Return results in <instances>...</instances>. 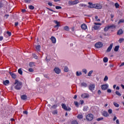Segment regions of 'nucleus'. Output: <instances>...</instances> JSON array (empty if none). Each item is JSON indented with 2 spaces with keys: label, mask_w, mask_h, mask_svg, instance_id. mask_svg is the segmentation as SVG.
<instances>
[{
  "label": "nucleus",
  "mask_w": 124,
  "mask_h": 124,
  "mask_svg": "<svg viewBox=\"0 0 124 124\" xmlns=\"http://www.w3.org/2000/svg\"><path fill=\"white\" fill-rule=\"evenodd\" d=\"M29 9H31V10H33V9H34V6H33L32 5H30L29 6Z\"/></svg>",
  "instance_id": "obj_34"
},
{
  "label": "nucleus",
  "mask_w": 124,
  "mask_h": 124,
  "mask_svg": "<svg viewBox=\"0 0 124 124\" xmlns=\"http://www.w3.org/2000/svg\"><path fill=\"white\" fill-rule=\"evenodd\" d=\"M116 124H120V121H119V120H116Z\"/></svg>",
  "instance_id": "obj_62"
},
{
  "label": "nucleus",
  "mask_w": 124,
  "mask_h": 124,
  "mask_svg": "<svg viewBox=\"0 0 124 124\" xmlns=\"http://www.w3.org/2000/svg\"><path fill=\"white\" fill-rule=\"evenodd\" d=\"M80 102L81 105L84 104V100H80Z\"/></svg>",
  "instance_id": "obj_63"
},
{
  "label": "nucleus",
  "mask_w": 124,
  "mask_h": 124,
  "mask_svg": "<svg viewBox=\"0 0 124 124\" xmlns=\"http://www.w3.org/2000/svg\"><path fill=\"white\" fill-rule=\"evenodd\" d=\"M103 116L104 117H108L109 114H108V112L107 111H104L102 113Z\"/></svg>",
  "instance_id": "obj_17"
},
{
  "label": "nucleus",
  "mask_w": 124,
  "mask_h": 124,
  "mask_svg": "<svg viewBox=\"0 0 124 124\" xmlns=\"http://www.w3.org/2000/svg\"><path fill=\"white\" fill-rule=\"evenodd\" d=\"M81 28L82 30H87L88 27L86 24H83L81 25Z\"/></svg>",
  "instance_id": "obj_14"
},
{
  "label": "nucleus",
  "mask_w": 124,
  "mask_h": 124,
  "mask_svg": "<svg viewBox=\"0 0 124 124\" xmlns=\"http://www.w3.org/2000/svg\"><path fill=\"white\" fill-rule=\"evenodd\" d=\"M23 114H25L26 115H28V111H24Z\"/></svg>",
  "instance_id": "obj_61"
},
{
  "label": "nucleus",
  "mask_w": 124,
  "mask_h": 124,
  "mask_svg": "<svg viewBox=\"0 0 124 124\" xmlns=\"http://www.w3.org/2000/svg\"><path fill=\"white\" fill-rule=\"evenodd\" d=\"M46 9H48V10H49L50 11H52V12H56L55 11H54L50 8H46Z\"/></svg>",
  "instance_id": "obj_55"
},
{
  "label": "nucleus",
  "mask_w": 124,
  "mask_h": 124,
  "mask_svg": "<svg viewBox=\"0 0 124 124\" xmlns=\"http://www.w3.org/2000/svg\"><path fill=\"white\" fill-rule=\"evenodd\" d=\"M109 29H111V28L112 29L116 28V26H115L114 25H112L109 26Z\"/></svg>",
  "instance_id": "obj_43"
},
{
  "label": "nucleus",
  "mask_w": 124,
  "mask_h": 124,
  "mask_svg": "<svg viewBox=\"0 0 124 124\" xmlns=\"http://www.w3.org/2000/svg\"><path fill=\"white\" fill-rule=\"evenodd\" d=\"M115 6L116 8H119V6H120V5L118 3H116L115 4Z\"/></svg>",
  "instance_id": "obj_48"
},
{
  "label": "nucleus",
  "mask_w": 124,
  "mask_h": 124,
  "mask_svg": "<svg viewBox=\"0 0 124 124\" xmlns=\"http://www.w3.org/2000/svg\"><path fill=\"white\" fill-rule=\"evenodd\" d=\"M121 23H124V19H121L119 20V21L118 23V25H119V24H121Z\"/></svg>",
  "instance_id": "obj_36"
},
{
  "label": "nucleus",
  "mask_w": 124,
  "mask_h": 124,
  "mask_svg": "<svg viewBox=\"0 0 124 124\" xmlns=\"http://www.w3.org/2000/svg\"><path fill=\"white\" fill-rule=\"evenodd\" d=\"M81 97L82 98H89V97H90V95L89 94L84 93L81 94Z\"/></svg>",
  "instance_id": "obj_10"
},
{
  "label": "nucleus",
  "mask_w": 124,
  "mask_h": 124,
  "mask_svg": "<svg viewBox=\"0 0 124 124\" xmlns=\"http://www.w3.org/2000/svg\"><path fill=\"white\" fill-rule=\"evenodd\" d=\"M95 47L97 48V49H99V48H101V47L103 46V43L99 42L98 43H96L95 45Z\"/></svg>",
  "instance_id": "obj_3"
},
{
  "label": "nucleus",
  "mask_w": 124,
  "mask_h": 124,
  "mask_svg": "<svg viewBox=\"0 0 124 124\" xmlns=\"http://www.w3.org/2000/svg\"><path fill=\"white\" fill-rule=\"evenodd\" d=\"M81 87H83L84 88H87L88 87V84H87L86 82H82L80 84Z\"/></svg>",
  "instance_id": "obj_15"
},
{
  "label": "nucleus",
  "mask_w": 124,
  "mask_h": 124,
  "mask_svg": "<svg viewBox=\"0 0 124 124\" xmlns=\"http://www.w3.org/2000/svg\"><path fill=\"white\" fill-rule=\"evenodd\" d=\"M88 4H89V5L88 6V8H95V4H93L91 2H89Z\"/></svg>",
  "instance_id": "obj_7"
},
{
  "label": "nucleus",
  "mask_w": 124,
  "mask_h": 124,
  "mask_svg": "<svg viewBox=\"0 0 124 124\" xmlns=\"http://www.w3.org/2000/svg\"><path fill=\"white\" fill-rule=\"evenodd\" d=\"M46 61L48 62L50 61V59H47V57H46Z\"/></svg>",
  "instance_id": "obj_64"
},
{
  "label": "nucleus",
  "mask_w": 124,
  "mask_h": 124,
  "mask_svg": "<svg viewBox=\"0 0 124 124\" xmlns=\"http://www.w3.org/2000/svg\"><path fill=\"white\" fill-rule=\"evenodd\" d=\"M109 29H110V27L109 26H108L104 28V31H108V30H109Z\"/></svg>",
  "instance_id": "obj_27"
},
{
  "label": "nucleus",
  "mask_w": 124,
  "mask_h": 124,
  "mask_svg": "<svg viewBox=\"0 0 124 124\" xmlns=\"http://www.w3.org/2000/svg\"><path fill=\"white\" fill-rule=\"evenodd\" d=\"M123 40H124V39H123V38L120 39L119 40V43H122V42H123Z\"/></svg>",
  "instance_id": "obj_53"
},
{
  "label": "nucleus",
  "mask_w": 124,
  "mask_h": 124,
  "mask_svg": "<svg viewBox=\"0 0 124 124\" xmlns=\"http://www.w3.org/2000/svg\"><path fill=\"white\" fill-rule=\"evenodd\" d=\"M24 0L26 3H30V2H31V0Z\"/></svg>",
  "instance_id": "obj_54"
},
{
  "label": "nucleus",
  "mask_w": 124,
  "mask_h": 124,
  "mask_svg": "<svg viewBox=\"0 0 124 124\" xmlns=\"http://www.w3.org/2000/svg\"><path fill=\"white\" fill-rule=\"evenodd\" d=\"M110 17H111V21H112L113 22L114 21V20H113V18H114V14H111Z\"/></svg>",
  "instance_id": "obj_38"
},
{
  "label": "nucleus",
  "mask_w": 124,
  "mask_h": 124,
  "mask_svg": "<svg viewBox=\"0 0 124 124\" xmlns=\"http://www.w3.org/2000/svg\"><path fill=\"white\" fill-rule=\"evenodd\" d=\"M18 25H19V23L15 22V27H17V26H18Z\"/></svg>",
  "instance_id": "obj_60"
},
{
  "label": "nucleus",
  "mask_w": 124,
  "mask_h": 124,
  "mask_svg": "<svg viewBox=\"0 0 124 124\" xmlns=\"http://www.w3.org/2000/svg\"><path fill=\"white\" fill-rule=\"evenodd\" d=\"M18 72L20 75H23V71L22 70V68H19L18 70Z\"/></svg>",
  "instance_id": "obj_23"
},
{
  "label": "nucleus",
  "mask_w": 124,
  "mask_h": 124,
  "mask_svg": "<svg viewBox=\"0 0 124 124\" xmlns=\"http://www.w3.org/2000/svg\"><path fill=\"white\" fill-rule=\"evenodd\" d=\"M52 114H53V115H57V114H58V110H53V111H52Z\"/></svg>",
  "instance_id": "obj_40"
},
{
  "label": "nucleus",
  "mask_w": 124,
  "mask_h": 124,
  "mask_svg": "<svg viewBox=\"0 0 124 124\" xmlns=\"http://www.w3.org/2000/svg\"><path fill=\"white\" fill-rule=\"evenodd\" d=\"M7 34L9 35V36H11V32L7 31Z\"/></svg>",
  "instance_id": "obj_57"
},
{
  "label": "nucleus",
  "mask_w": 124,
  "mask_h": 124,
  "mask_svg": "<svg viewBox=\"0 0 124 124\" xmlns=\"http://www.w3.org/2000/svg\"><path fill=\"white\" fill-rule=\"evenodd\" d=\"M74 104L76 106V107H79V103L77 101H75Z\"/></svg>",
  "instance_id": "obj_35"
},
{
  "label": "nucleus",
  "mask_w": 124,
  "mask_h": 124,
  "mask_svg": "<svg viewBox=\"0 0 124 124\" xmlns=\"http://www.w3.org/2000/svg\"><path fill=\"white\" fill-rule=\"evenodd\" d=\"M41 48V46L39 45L35 46V49L37 52H40Z\"/></svg>",
  "instance_id": "obj_13"
},
{
  "label": "nucleus",
  "mask_w": 124,
  "mask_h": 124,
  "mask_svg": "<svg viewBox=\"0 0 124 124\" xmlns=\"http://www.w3.org/2000/svg\"><path fill=\"white\" fill-rule=\"evenodd\" d=\"M93 70H91L88 73V76L91 77L92 76V74H93Z\"/></svg>",
  "instance_id": "obj_32"
},
{
  "label": "nucleus",
  "mask_w": 124,
  "mask_h": 124,
  "mask_svg": "<svg viewBox=\"0 0 124 124\" xmlns=\"http://www.w3.org/2000/svg\"><path fill=\"white\" fill-rule=\"evenodd\" d=\"M21 98L23 100H25V99H27V96L26 95H23L21 96Z\"/></svg>",
  "instance_id": "obj_25"
},
{
  "label": "nucleus",
  "mask_w": 124,
  "mask_h": 124,
  "mask_svg": "<svg viewBox=\"0 0 124 124\" xmlns=\"http://www.w3.org/2000/svg\"><path fill=\"white\" fill-rule=\"evenodd\" d=\"M112 48H113V44H111L110 45V46L107 48V49L106 50V52L107 53H109V52H110L111 50H112Z\"/></svg>",
  "instance_id": "obj_6"
},
{
  "label": "nucleus",
  "mask_w": 124,
  "mask_h": 124,
  "mask_svg": "<svg viewBox=\"0 0 124 124\" xmlns=\"http://www.w3.org/2000/svg\"><path fill=\"white\" fill-rule=\"evenodd\" d=\"M14 88L17 91L20 90L22 89V82L19 80H15V82L13 84L11 87V90L13 91Z\"/></svg>",
  "instance_id": "obj_1"
},
{
  "label": "nucleus",
  "mask_w": 124,
  "mask_h": 124,
  "mask_svg": "<svg viewBox=\"0 0 124 124\" xmlns=\"http://www.w3.org/2000/svg\"><path fill=\"white\" fill-rule=\"evenodd\" d=\"M56 9H62V7L60 6H57L55 7Z\"/></svg>",
  "instance_id": "obj_51"
},
{
  "label": "nucleus",
  "mask_w": 124,
  "mask_h": 124,
  "mask_svg": "<svg viewBox=\"0 0 124 124\" xmlns=\"http://www.w3.org/2000/svg\"><path fill=\"white\" fill-rule=\"evenodd\" d=\"M94 88H95V85L93 84H91L89 85V90L90 91H93V90H94Z\"/></svg>",
  "instance_id": "obj_11"
},
{
  "label": "nucleus",
  "mask_w": 124,
  "mask_h": 124,
  "mask_svg": "<svg viewBox=\"0 0 124 124\" xmlns=\"http://www.w3.org/2000/svg\"><path fill=\"white\" fill-rule=\"evenodd\" d=\"M123 32L124 31H123V30L120 29L117 32V34H118V35H121V34H123Z\"/></svg>",
  "instance_id": "obj_19"
},
{
  "label": "nucleus",
  "mask_w": 124,
  "mask_h": 124,
  "mask_svg": "<svg viewBox=\"0 0 124 124\" xmlns=\"http://www.w3.org/2000/svg\"><path fill=\"white\" fill-rule=\"evenodd\" d=\"M104 62H108V58L107 57H105L103 59Z\"/></svg>",
  "instance_id": "obj_31"
},
{
  "label": "nucleus",
  "mask_w": 124,
  "mask_h": 124,
  "mask_svg": "<svg viewBox=\"0 0 124 124\" xmlns=\"http://www.w3.org/2000/svg\"><path fill=\"white\" fill-rule=\"evenodd\" d=\"M76 75H77V76H81V75H82V72H78V71H77V72H76Z\"/></svg>",
  "instance_id": "obj_29"
},
{
  "label": "nucleus",
  "mask_w": 124,
  "mask_h": 124,
  "mask_svg": "<svg viewBox=\"0 0 124 124\" xmlns=\"http://www.w3.org/2000/svg\"><path fill=\"white\" fill-rule=\"evenodd\" d=\"M107 93H112V90H111V89H108L107 90Z\"/></svg>",
  "instance_id": "obj_56"
},
{
  "label": "nucleus",
  "mask_w": 124,
  "mask_h": 124,
  "mask_svg": "<svg viewBox=\"0 0 124 124\" xmlns=\"http://www.w3.org/2000/svg\"><path fill=\"white\" fill-rule=\"evenodd\" d=\"M82 72H83V73H84L85 74H87L88 71H87V69H83L82 70Z\"/></svg>",
  "instance_id": "obj_45"
},
{
  "label": "nucleus",
  "mask_w": 124,
  "mask_h": 124,
  "mask_svg": "<svg viewBox=\"0 0 124 124\" xmlns=\"http://www.w3.org/2000/svg\"><path fill=\"white\" fill-rule=\"evenodd\" d=\"M87 121H93V115L92 114H89L86 116Z\"/></svg>",
  "instance_id": "obj_4"
},
{
  "label": "nucleus",
  "mask_w": 124,
  "mask_h": 124,
  "mask_svg": "<svg viewBox=\"0 0 124 124\" xmlns=\"http://www.w3.org/2000/svg\"><path fill=\"white\" fill-rule=\"evenodd\" d=\"M79 6H80V7H85L87 6V5L84 4H80Z\"/></svg>",
  "instance_id": "obj_46"
},
{
  "label": "nucleus",
  "mask_w": 124,
  "mask_h": 124,
  "mask_svg": "<svg viewBox=\"0 0 124 124\" xmlns=\"http://www.w3.org/2000/svg\"><path fill=\"white\" fill-rule=\"evenodd\" d=\"M99 28H100V26H97V25H94L93 27V29H94V30H98V29H99Z\"/></svg>",
  "instance_id": "obj_24"
},
{
  "label": "nucleus",
  "mask_w": 124,
  "mask_h": 124,
  "mask_svg": "<svg viewBox=\"0 0 124 124\" xmlns=\"http://www.w3.org/2000/svg\"><path fill=\"white\" fill-rule=\"evenodd\" d=\"M78 119H83V115L82 114H78Z\"/></svg>",
  "instance_id": "obj_42"
},
{
  "label": "nucleus",
  "mask_w": 124,
  "mask_h": 124,
  "mask_svg": "<svg viewBox=\"0 0 124 124\" xmlns=\"http://www.w3.org/2000/svg\"><path fill=\"white\" fill-rule=\"evenodd\" d=\"M119 48H120V46H115V47L114 48V51L115 52H118V51H119Z\"/></svg>",
  "instance_id": "obj_22"
},
{
  "label": "nucleus",
  "mask_w": 124,
  "mask_h": 124,
  "mask_svg": "<svg viewBox=\"0 0 124 124\" xmlns=\"http://www.w3.org/2000/svg\"><path fill=\"white\" fill-rule=\"evenodd\" d=\"M64 30L68 31H69V27H68V26H65L64 27Z\"/></svg>",
  "instance_id": "obj_30"
},
{
  "label": "nucleus",
  "mask_w": 124,
  "mask_h": 124,
  "mask_svg": "<svg viewBox=\"0 0 124 124\" xmlns=\"http://www.w3.org/2000/svg\"><path fill=\"white\" fill-rule=\"evenodd\" d=\"M107 89H108V85L105 84L102 85V89L104 91H105V90H107Z\"/></svg>",
  "instance_id": "obj_16"
},
{
  "label": "nucleus",
  "mask_w": 124,
  "mask_h": 124,
  "mask_svg": "<svg viewBox=\"0 0 124 124\" xmlns=\"http://www.w3.org/2000/svg\"><path fill=\"white\" fill-rule=\"evenodd\" d=\"M95 19L97 22H100V19H98V16H95Z\"/></svg>",
  "instance_id": "obj_41"
},
{
  "label": "nucleus",
  "mask_w": 124,
  "mask_h": 124,
  "mask_svg": "<svg viewBox=\"0 0 124 124\" xmlns=\"http://www.w3.org/2000/svg\"><path fill=\"white\" fill-rule=\"evenodd\" d=\"M29 66L30 67H33V66H35V65L34 64V62H31L30 63H29Z\"/></svg>",
  "instance_id": "obj_21"
},
{
  "label": "nucleus",
  "mask_w": 124,
  "mask_h": 124,
  "mask_svg": "<svg viewBox=\"0 0 124 124\" xmlns=\"http://www.w3.org/2000/svg\"><path fill=\"white\" fill-rule=\"evenodd\" d=\"M102 120H103V117H100L98 118L97 119V121H98V122H99V121H102Z\"/></svg>",
  "instance_id": "obj_49"
},
{
  "label": "nucleus",
  "mask_w": 124,
  "mask_h": 124,
  "mask_svg": "<svg viewBox=\"0 0 124 124\" xmlns=\"http://www.w3.org/2000/svg\"><path fill=\"white\" fill-rule=\"evenodd\" d=\"M9 74L10 75H11L12 78H13V79H16V78L17 77V75H16L15 73L10 72Z\"/></svg>",
  "instance_id": "obj_9"
},
{
  "label": "nucleus",
  "mask_w": 124,
  "mask_h": 124,
  "mask_svg": "<svg viewBox=\"0 0 124 124\" xmlns=\"http://www.w3.org/2000/svg\"><path fill=\"white\" fill-rule=\"evenodd\" d=\"M52 43H56V38L53 36H52L50 38Z\"/></svg>",
  "instance_id": "obj_20"
},
{
  "label": "nucleus",
  "mask_w": 124,
  "mask_h": 124,
  "mask_svg": "<svg viewBox=\"0 0 124 124\" xmlns=\"http://www.w3.org/2000/svg\"><path fill=\"white\" fill-rule=\"evenodd\" d=\"M62 108L63 109H64V110H65V111H71V108H70L69 107H66V106L65 105H64V104H62Z\"/></svg>",
  "instance_id": "obj_5"
},
{
  "label": "nucleus",
  "mask_w": 124,
  "mask_h": 124,
  "mask_svg": "<svg viewBox=\"0 0 124 124\" xmlns=\"http://www.w3.org/2000/svg\"><path fill=\"white\" fill-rule=\"evenodd\" d=\"M108 77L107 76H106L104 78V81L106 82V81H108Z\"/></svg>",
  "instance_id": "obj_39"
},
{
  "label": "nucleus",
  "mask_w": 124,
  "mask_h": 124,
  "mask_svg": "<svg viewBox=\"0 0 124 124\" xmlns=\"http://www.w3.org/2000/svg\"><path fill=\"white\" fill-rule=\"evenodd\" d=\"M78 3H79V0H75L74 1L70 0L68 1V4H69V5H74Z\"/></svg>",
  "instance_id": "obj_2"
},
{
  "label": "nucleus",
  "mask_w": 124,
  "mask_h": 124,
  "mask_svg": "<svg viewBox=\"0 0 124 124\" xmlns=\"http://www.w3.org/2000/svg\"><path fill=\"white\" fill-rule=\"evenodd\" d=\"M94 24L96 25H99V26H101L102 25V24L100 23H94Z\"/></svg>",
  "instance_id": "obj_58"
},
{
  "label": "nucleus",
  "mask_w": 124,
  "mask_h": 124,
  "mask_svg": "<svg viewBox=\"0 0 124 124\" xmlns=\"http://www.w3.org/2000/svg\"><path fill=\"white\" fill-rule=\"evenodd\" d=\"M54 71H55L56 74H60V73H61V69H60L59 68H54Z\"/></svg>",
  "instance_id": "obj_12"
},
{
  "label": "nucleus",
  "mask_w": 124,
  "mask_h": 124,
  "mask_svg": "<svg viewBox=\"0 0 124 124\" xmlns=\"http://www.w3.org/2000/svg\"><path fill=\"white\" fill-rule=\"evenodd\" d=\"M68 67H67V66H65L64 69V72H68Z\"/></svg>",
  "instance_id": "obj_33"
},
{
  "label": "nucleus",
  "mask_w": 124,
  "mask_h": 124,
  "mask_svg": "<svg viewBox=\"0 0 124 124\" xmlns=\"http://www.w3.org/2000/svg\"><path fill=\"white\" fill-rule=\"evenodd\" d=\"M108 113H109V114H112V113H113V110H112L111 109H109L108 110Z\"/></svg>",
  "instance_id": "obj_47"
},
{
  "label": "nucleus",
  "mask_w": 124,
  "mask_h": 124,
  "mask_svg": "<svg viewBox=\"0 0 124 124\" xmlns=\"http://www.w3.org/2000/svg\"><path fill=\"white\" fill-rule=\"evenodd\" d=\"M95 8L96 9H101L102 8V5L100 4H95Z\"/></svg>",
  "instance_id": "obj_8"
},
{
  "label": "nucleus",
  "mask_w": 124,
  "mask_h": 124,
  "mask_svg": "<svg viewBox=\"0 0 124 124\" xmlns=\"http://www.w3.org/2000/svg\"><path fill=\"white\" fill-rule=\"evenodd\" d=\"M48 4L49 5V6H53V4L51 2H48Z\"/></svg>",
  "instance_id": "obj_59"
},
{
  "label": "nucleus",
  "mask_w": 124,
  "mask_h": 124,
  "mask_svg": "<svg viewBox=\"0 0 124 124\" xmlns=\"http://www.w3.org/2000/svg\"><path fill=\"white\" fill-rule=\"evenodd\" d=\"M28 71L29 72H33V69L32 68H29Z\"/></svg>",
  "instance_id": "obj_52"
},
{
  "label": "nucleus",
  "mask_w": 124,
  "mask_h": 124,
  "mask_svg": "<svg viewBox=\"0 0 124 124\" xmlns=\"http://www.w3.org/2000/svg\"><path fill=\"white\" fill-rule=\"evenodd\" d=\"M113 105H114V106L115 107H117V108L120 107V105H119V104L116 103V102H114L113 103Z\"/></svg>",
  "instance_id": "obj_28"
},
{
  "label": "nucleus",
  "mask_w": 124,
  "mask_h": 124,
  "mask_svg": "<svg viewBox=\"0 0 124 124\" xmlns=\"http://www.w3.org/2000/svg\"><path fill=\"white\" fill-rule=\"evenodd\" d=\"M71 124H78V122L76 120L73 121Z\"/></svg>",
  "instance_id": "obj_44"
},
{
  "label": "nucleus",
  "mask_w": 124,
  "mask_h": 124,
  "mask_svg": "<svg viewBox=\"0 0 124 124\" xmlns=\"http://www.w3.org/2000/svg\"><path fill=\"white\" fill-rule=\"evenodd\" d=\"M3 85H5V86H7V85L9 84V80H6L3 82Z\"/></svg>",
  "instance_id": "obj_18"
},
{
  "label": "nucleus",
  "mask_w": 124,
  "mask_h": 124,
  "mask_svg": "<svg viewBox=\"0 0 124 124\" xmlns=\"http://www.w3.org/2000/svg\"><path fill=\"white\" fill-rule=\"evenodd\" d=\"M33 57L36 60H37V56L35 54H33Z\"/></svg>",
  "instance_id": "obj_50"
},
{
  "label": "nucleus",
  "mask_w": 124,
  "mask_h": 124,
  "mask_svg": "<svg viewBox=\"0 0 124 124\" xmlns=\"http://www.w3.org/2000/svg\"><path fill=\"white\" fill-rule=\"evenodd\" d=\"M115 93L116 94H117V95H118L119 96H121V95H122V94H121V93H120L119 91H116Z\"/></svg>",
  "instance_id": "obj_37"
},
{
  "label": "nucleus",
  "mask_w": 124,
  "mask_h": 124,
  "mask_svg": "<svg viewBox=\"0 0 124 124\" xmlns=\"http://www.w3.org/2000/svg\"><path fill=\"white\" fill-rule=\"evenodd\" d=\"M54 22L55 23V24H56V25L54 26L55 28H57V27H59V25H60V22H58V21L57 20H55Z\"/></svg>",
  "instance_id": "obj_26"
}]
</instances>
